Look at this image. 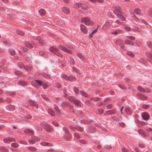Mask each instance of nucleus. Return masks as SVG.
I'll return each instance as SVG.
<instances>
[{"label":"nucleus","instance_id":"nucleus-40","mask_svg":"<svg viewBox=\"0 0 152 152\" xmlns=\"http://www.w3.org/2000/svg\"><path fill=\"white\" fill-rule=\"evenodd\" d=\"M151 53H150L149 52H147L146 53V56L149 58H152V50H151Z\"/></svg>","mask_w":152,"mask_h":152},{"label":"nucleus","instance_id":"nucleus-59","mask_svg":"<svg viewBox=\"0 0 152 152\" xmlns=\"http://www.w3.org/2000/svg\"><path fill=\"white\" fill-rule=\"evenodd\" d=\"M25 69L28 72H30L31 70V68L29 66L26 67L25 68Z\"/></svg>","mask_w":152,"mask_h":152},{"label":"nucleus","instance_id":"nucleus-39","mask_svg":"<svg viewBox=\"0 0 152 152\" xmlns=\"http://www.w3.org/2000/svg\"><path fill=\"white\" fill-rule=\"evenodd\" d=\"M126 54L131 57H133L134 56V54L132 52L130 51H127L126 52Z\"/></svg>","mask_w":152,"mask_h":152},{"label":"nucleus","instance_id":"nucleus-57","mask_svg":"<svg viewBox=\"0 0 152 152\" xmlns=\"http://www.w3.org/2000/svg\"><path fill=\"white\" fill-rule=\"evenodd\" d=\"M151 91L150 89L148 88H145V89L144 90V92L147 93H150Z\"/></svg>","mask_w":152,"mask_h":152},{"label":"nucleus","instance_id":"nucleus-4","mask_svg":"<svg viewBox=\"0 0 152 152\" xmlns=\"http://www.w3.org/2000/svg\"><path fill=\"white\" fill-rule=\"evenodd\" d=\"M64 130L65 132V133L64 135V137L66 140H69L71 138V136L68 132V130L66 128H64Z\"/></svg>","mask_w":152,"mask_h":152},{"label":"nucleus","instance_id":"nucleus-37","mask_svg":"<svg viewBox=\"0 0 152 152\" xmlns=\"http://www.w3.org/2000/svg\"><path fill=\"white\" fill-rule=\"evenodd\" d=\"M28 148L29 150L32 151H36L37 150V148L32 146H28Z\"/></svg>","mask_w":152,"mask_h":152},{"label":"nucleus","instance_id":"nucleus-50","mask_svg":"<svg viewBox=\"0 0 152 152\" xmlns=\"http://www.w3.org/2000/svg\"><path fill=\"white\" fill-rule=\"evenodd\" d=\"M35 81L38 83L39 85L42 86L43 84V82L39 80H36Z\"/></svg>","mask_w":152,"mask_h":152},{"label":"nucleus","instance_id":"nucleus-64","mask_svg":"<svg viewBox=\"0 0 152 152\" xmlns=\"http://www.w3.org/2000/svg\"><path fill=\"white\" fill-rule=\"evenodd\" d=\"M42 86H43V88L44 89H46L48 87V85L46 83L44 82H43V83Z\"/></svg>","mask_w":152,"mask_h":152},{"label":"nucleus","instance_id":"nucleus-30","mask_svg":"<svg viewBox=\"0 0 152 152\" xmlns=\"http://www.w3.org/2000/svg\"><path fill=\"white\" fill-rule=\"evenodd\" d=\"M68 60L70 63L72 64H74L75 63V62L72 58L70 57H68Z\"/></svg>","mask_w":152,"mask_h":152},{"label":"nucleus","instance_id":"nucleus-22","mask_svg":"<svg viewBox=\"0 0 152 152\" xmlns=\"http://www.w3.org/2000/svg\"><path fill=\"white\" fill-rule=\"evenodd\" d=\"M93 120H90L89 121L85 120H82L80 121L82 123L85 124H88L90 122H93Z\"/></svg>","mask_w":152,"mask_h":152},{"label":"nucleus","instance_id":"nucleus-35","mask_svg":"<svg viewBox=\"0 0 152 152\" xmlns=\"http://www.w3.org/2000/svg\"><path fill=\"white\" fill-rule=\"evenodd\" d=\"M18 66L20 68H23L25 67V66L21 62L18 63Z\"/></svg>","mask_w":152,"mask_h":152},{"label":"nucleus","instance_id":"nucleus-47","mask_svg":"<svg viewBox=\"0 0 152 152\" xmlns=\"http://www.w3.org/2000/svg\"><path fill=\"white\" fill-rule=\"evenodd\" d=\"M147 46L150 48H152V43L150 41H148L146 42Z\"/></svg>","mask_w":152,"mask_h":152},{"label":"nucleus","instance_id":"nucleus-53","mask_svg":"<svg viewBox=\"0 0 152 152\" xmlns=\"http://www.w3.org/2000/svg\"><path fill=\"white\" fill-rule=\"evenodd\" d=\"M132 19L137 22H138L139 20V19L135 15H133L132 16Z\"/></svg>","mask_w":152,"mask_h":152},{"label":"nucleus","instance_id":"nucleus-54","mask_svg":"<svg viewBox=\"0 0 152 152\" xmlns=\"http://www.w3.org/2000/svg\"><path fill=\"white\" fill-rule=\"evenodd\" d=\"M74 135L75 138L77 140H78L79 139L80 136L78 134L75 133Z\"/></svg>","mask_w":152,"mask_h":152},{"label":"nucleus","instance_id":"nucleus-46","mask_svg":"<svg viewBox=\"0 0 152 152\" xmlns=\"http://www.w3.org/2000/svg\"><path fill=\"white\" fill-rule=\"evenodd\" d=\"M75 105H79L80 104V102L77 99H75L73 102Z\"/></svg>","mask_w":152,"mask_h":152},{"label":"nucleus","instance_id":"nucleus-7","mask_svg":"<svg viewBox=\"0 0 152 152\" xmlns=\"http://www.w3.org/2000/svg\"><path fill=\"white\" fill-rule=\"evenodd\" d=\"M32 39L33 40L37 41H38V42L40 45H43V42L41 40V38L40 37H33Z\"/></svg>","mask_w":152,"mask_h":152},{"label":"nucleus","instance_id":"nucleus-27","mask_svg":"<svg viewBox=\"0 0 152 152\" xmlns=\"http://www.w3.org/2000/svg\"><path fill=\"white\" fill-rule=\"evenodd\" d=\"M48 113L51 116H54L55 115V113L53 111L50 109H48Z\"/></svg>","mask_w":152,"mask_h":152},{"label":"nucleus","instance_id":"nucleus-60","mask_svg":"<svg viewBox=\"0 0 152 152\" xmlns=\"http://www.w3.org/2000/svg\"><path fill=\"white\" fill-rule=\"evenodd\" d=\"M140 99L142 100H146L147 99V98L145 96L142 94Z\"/></svg>","mask_w":152,"mask_h":152},{"label":"nucleus","instance_id":"nucleus-55","mask_svg":"<svg viewBox=\"0 0 152 152\" xmlns=\"http://www.w3.org/2000/svg\"><path fill=\"white\" fill-rule=\"evenodd\" d=\"M61 105L62 106H67L69 105V104L67 102H64L62 103Z\"/></svg>","mask_w":152,"mask_h":152},{"label":"nucleus","instance_id":"nucleus-15","mask_svg":"<svg viewBox=\"0 0 152 152\" xmlns=\"http://www.w3.org/2000/svg\"><path fill=\"white\" fill-rule=\"evenodd\" d=\"M28 102L30 105L35 107L37 109L38 108V106L37 105V103L34 101L31 100H29Z\"/></svg>","mask_w":152,"mask_h":152},{"label":"nucleus","instance_id":"nucleus-48","mask_svg":"<svg viewBox=\"0 0 152 152\" xmlns=\"http://www.w3.org/2000/svg\"><path fill=\"white\" fill-rule=\"evenodd\" d=\"M55 110L56 111V114H57V115H58V114H59L60 112L59 111V110L58 107L57 106H55Z\"/></svg>","mask_w":152,"mask_h":152},{"label":"nucleus","instance_id":"nucleus-12","mask_svg":"<svg viewBox=\"0 0 152 152\" xmlns=\"http://www.w3.org/2000/svg\"><path fill=\"white\" fill-rule=\"evenodd\" d=\"M138 132L141 135L144 137H148L149 134L148 133H146L141 129H140L138 130Z\"/></svg>","mask_w":152,"mask_h":152},{"label":"nucleus","instance_id":"nucleus-52","mask_svg":"<svg viewBox=\"0 0 152 152\" xmlns=\"http://www.w3.org/2000/svg\"><path fill=\"white\" fill-rule=\"evenodd\" d=\"M11 145L12 146L15 148H17L18 147V145L17 143L15 142L11 144Z\"/></svg>","mask_w":152,"mask_h":152},{"label":"nucleus","instance_id":"nucleus-20","mask_svg":"<svg viewBox=\"0 0 152 152\" xmlns=\"http://www.w3.org/2000/svg\"><path fill=\"white\" fill-rule=\"evenodd\" d=\"M24 132L26 134H28L31 135L33 134H34V132L32 130L28 129H26L25 130Z\"/></svg>","mask_w":152,"mask_h":152},{"label":"nucleus","instance_id":"nucleus-33","mask_svg":"<svg viewBox=\"0 0 152 152\" xmlns=\"http://www.w3.org/2000/svg\"><path fill=\"white\" fill-rule=\"evenodd\" d=\"M133 30L135 31H137L139 32H141L142 31L141 29L136 27H134L133 28Z\"/></svg>","mask_w":152,"mask_h":152},{"label":"nucleus","instance_id":"nucleus-21","mask_svg":"<svg viewBox=\"0 0 152 152\" xmlns=\"http://www.w3.org/2000/svg\"><path fill=\"white\" fill-rule=\"evenodd\" d=\"M115 110H110L106 111L104 115H106L107 114H108L109 115L113 114L115 113Z\"/></svg>","mask_w":152,"mask_h":152},{"label":"nucleus","instance_id":"nucleus-11","mask_svg":"<svg viewBox=\"0 0 152 152\" xmlns=\"http://www.w3.org/2000/svg\"><path fill=\"white\" fill-rule=\"evenodd\" d=\"M142 117L144 120H148L149 118V115L146 112H143L142 114Z\"/></svg>","mask_w":152,"mask_h":152},{"label":"nucleus","instance_id":"nucleus-26","mask_svg":"<svg viewBox=\"0 0 152 152\" xmlns=\"http://www.w3.org/2000/svg\"><path fill=\"white\" fill-rule=\"evenodd\" d=\"M124 110L126 113L128 114H130L132 112L131 110H130L129 107H125Z\"/></svg>","mask_w":152,"mask_h":152},{"label":"nucleus","instance_id":"nucleus-45","mask_svg":"<svg viewBox=\"0 0 152 152\" xmlns=\"http://www.w3.org/2000/svg\"><path fill=\"white\" fill-rule=\"evenodd\" d=\"M98 28L95 29L92 32H91L90 34L89 35L90 36H92L93 34H95L97 31Z\"/></svg>","mask_w":152,"mask_h":152},{"label":"nucleus","instance_id":"nucleus-6","mask_svg":"<svg viewBox=\"0 0 152 152\" xmlns=\"http://www.w3.org/2000/svg\"><path fill=\"white\" fill-rule=\"evenodd\" d=\"M70 128L71 131L72 132L75 131V130H77L78 131H79L80 132H82L83 131V128L80 126H76L75 127H74L72 126H70Z\"/></svg>","mask_w":152,"mask_h":152},{"label":"nucleus","instance_id":"nucleus-3","mask_svg":"<svg viewBox=\"0 0 152 152\" xmlns=\"http://www.w3.org/2000/svg\"><path fill=\"white\" fill-rule=\"evenodd\" d=\"M81 21L82 22H84L87 25H91L92 22L90 20V19L88 17H84L82 18Z\"/></svg>","mask_w":152,"mask_h":152},{"label":"nucleus","instance_id":"nucleus-29","mask_svg":"<svg viewBox=\"0 0 152 152\" xmlns=\"http://www.w3.org/2000/svg\"><path fill=\"white\" fill-rule=\"evenodd\" d=\"M80 93L81 95L85 97H88V95L85 92L83 91H80Z\"/></svg>","mask_w":152,"mask_h":152},{"label":"nucleus","instance_id":"nucleus-38","mask_svg":"<svg viewBox=\"0 0 152 152\" xmlns=\"http://www.w3.org/2000/svg\"><path fill=\"white\" fill-rule=\"evenodd\" d=\"M39 55L45 57H47L46 54L43 52L40 51L39 52Z\"/></svg>","mask_w":152,"mask_h":152},{"label":"nucleus","instance_id":"nucleus-62","mask_svg":"<svg viewBox=\"0 0 152 152\" xmlns=\"http://www.w3.org/2000/svg\"><path fill=\"white\" fill-rule=\"evenodd\" d=\"M124 28L127 31H130L131 30L130 27L126 26H124Z\"/></svg>","mask_w":152,"mask_h":152},{"label":"nucleus","instance_id":"nucleus-31","mask_svg":"<svg viewBox=\"0 0 152 152\" xmlns=\"http://www.w3.org/2000/svg\"><path fill=\"white\" fill-rule=\"evenodd\" d=\"M9 52L12 55H14L15 54V51L13 49H9Z\"/></svg>","mask_w":152,"mask_h":152},{"label":"nucleus","instance_id":"nucleus-16","mask_svg":"<svg viewBox=\"0 0 152 152\" xmlns=\"http://www.w3.org/2000/svg\"><path fill=\"white\" fill-rule=\"evenodd\" d=\"M63 12L66 14H69L70 13V11L69 9L67 7H64L62 9Z\"/></svg>","mask_w":152,"mask_h":152},{"label":"nucleus","instance_id":"nucleus-10","mask_svg":"<svg viewBox=\"0 0 152 152\" xmlns=\"http://www.w3.org/2000/svg\"><path fill=\"white\" fill-rule=\"evenodd\" d=\"M44 127L47 131L48 132L52 131L53 130V128L47 124H44Z\"/></svg>","mask_w":152,"mask_h":152},{"label":"nucleus","instance_id":"nucleus-49","mask_svg":"<svg viewBox=\"0 0 152 152\" xmlns=\"http://www.w3.org/2000/svg\"><path fill=\"white\" fill-rule=\"evenodd\" d=\"M137 89L140 92H144V89L140 86L137 88Z\"/></svg>","mask_w":152,"mask_h":152},{"label":"nucleus","instance_id":"nucleus-28","mask_svg":"<svg viewBox=\"0 0 152 152\" xmlns=\"http://www.w3.org/2000/svg\"><path fill=\"white\" fill-rule=\"evenodd\" d=\"M26 47L31 48L33 47L32 45L28 42H26L25 43Z\"/></svg>","mask_w":152,"mask_h":152},{"label":"nucleus","instance_id":"nucleus-25","mask_svg":"<svg viewBox=\"0 0 152 152\" xmlns=\"http://www.w3.org/2000/svg\"><path fill=\"white\" fill-rule=\"evenodd\" d=\"M39 12L41 16H43L45 14L46 12L44 9H41L39 10Z\"/></svg>","mask_w":152,"mask_h":152},{"label":"nucleus","instance_id":"nucleus-14","mask_svg":"<svg viewBox=\"0 0 152 152\" xmlns=\"http://www.w3.org/2000/svg\"><path fill=\"white\" fill-rule=\"evenodd\" d=\"M134 11L138 16L142 15V12L141 10L139 8H135L134 9Z\"/></svg>","mask_w":152,"mask_h":152},{"label":"nucleus","instance_id":"nucleus-17","mask_svg":"<svg viewBox=\"0 0 152 152\" xmlns=\"http://www.w3.org/2000/svg\"><path fill=\"white\" fill-rule=\"evenodd\" d=\"M18 84L20 86H24L27 85V83L23 81H20L18 82Z\"/></svg>","mask_w":152,"mask_h":152},{"label":"nucleus","instance_id":"nucleus-24","mask_svg":"<svg viewBox=\"0 0 152 152\" xmlns=\"http://www.w3.org/2000/svg\"><path fill=\"white\" fill-rule=\"evenodd\" d=\"M117 16L121 20L124 21L125 20V18L122 16L121 14L117 15Z\"/></svg>","mask_w":152,"mask_h":152},{"label":"nucleus","instance_id":"nucleus-8","mask_svg":"<svg viewBox=\"0 0 152 152\" xmlns=\"http://www.w3.org/2000/svg\"><path fill=\"white\" fill-rule=\"evenodd\" d=\"M86 130L88 132L93 133L95 132V128L92 126H88L86 128Z\"/></svg>","mask_w":152,"mask_h":152},{"label":"nucleus","instance_id":"nucleus-43","mask_svg":"<svg viewBox=\"0 0 152 152\" xmlns=\"http://www.w3.org/2000/svg\"><path fill=\"white\" fill-rule=\"evenodd\" d=\"M74 91L75 94H79V90L77 88L75 87L73 89Z\"/></svg>","mask_w":152,"mask_h":152},{"label":"nucleus","instance_id":"nucleus-18","mask_svg":"<svg viewBox=\"0 0 152 152\" xmlns=\"http://www.w3.org/2000/svg\"><path fill=\"white\" fill-rule=\"evenodd\" d=\"M111 23L110 22H108L105 23L103 25V28L105 30L107 28H110Z\"/></svg>","mask_w":152,"mask_h":152},{"label":"nucleus","instance_id":"nucleus-5","mask_svg":"<svg viewBox=\"0 0 152 152\" xmlns=\"http://www.w3.org/2000/svg\"><path fill=\"white\" fill-rule=\"evenodd\" d=\"M114 13L116 15L122 13V9L121 8L118 6L115 7V9L114 10Z\"/></svg>","mask_w":152,"mask_h":152},{"label":"nucleus","instance_id":"nucleus-51","mask_svg":"<svg viewBox=\"0 0 152 152\" xmlns=\"http://www.w3.org/2000/svg\"><path fill=\"white\" fill-rule=\"evenodd\" d=\"M148 14L152 17V9H150L148 11Z\"/></svg>","mask_w":152,"mask_h":152},{"label":"nucleus","instance_id":"nucleus-23","mask_svg":"<svg viewBox=\"0 0 152 152\" xmlns=\"http://www.w3.org/2000/svg\"><path fill=\"white\" fill-rule=\"evenodd\" d=\"M41 75L45 78L47 79H49L51 77V76L47 73L43 72L41 73Z\"/></svg>","mask_w":152,"mask_h":152},{"label":"nucleus","instance_id":"nucleus-36","mask_svg":"<svg viewBox=\"0 0 152 152\" xmlns=\"http://www.w3.org/2000/svg\"><path fill=\"white\" fill-rule=\"evenodd\" d=\"M112 148V146L110 145H106L105 147L102 148L103 150H105L106 149H111Z\"/></svg>","mask_w":152,"mask_h":152},{"label":"nucleus","instance_id":"nucleus-42","mask_svg":"<svg viewBox=\"0 0 152 152\" xmlns=\"http://www.w3.org/2000/svg\"><path fill=\"white\" fill-rule=\"evenodd\" d=\"M104 110L102 109H99L96 110V113L97 114H101L103 113Z\"/></svg>","mask_w":152,"mask_h":152},{"label":"nucleus","instance_id":"nucleus-1","mask_svg":"<svg viewBox=\"0 0 152 152\" xmlns=\"http://www.w3.org/2000/svg\"><path fill=\"white\" fill-rule=\"evenodd\" d=\"M49 49L51 52H53L59 56L62 57L63 55L60 53L59 51L56 48L53 46H51L50 47Z\"/></svg>","mask_w":152,"mask_h":152},{"label":"nucleus","instance_id":"nucleus-19","mask_svg":"<svg viewBox=\"0 0 152 152\" xmlns=\"http://www.w3.org/2000/svg\"><path fill=\"white\" fill-rule=\"evenodd\" d=\"M80 28L82 31L84 33H87V29L83 25L81 24L80 25Z\"/></svg>","mask_w":152,"mask_h":152},{"label":"nucleus","instance_id":"nucleus-56","mask_svg":"<svg viewBox=\"0 0 152 152\" xmlns=\"http://www.w3.org/2000/svg\"><path fill=\"white\" fill-rule=\"evenodd\" d=\"M150 107V105L148 104H143L142 106V107L143 108L146 109Z\"/></svg>","mask_w":152,"mask_h":152},{"label":"nucleus","instance_id":"nucleus-58","mask_svg":"<svg viewBox=\"0 0 152 152\" xmlns=\"http://www.w3.org/2000/svg\"><path fill=\"white\" fill-rule=\"evenodd\" d=\"M55 86L58 88H61V86L60 84L58 83H55Z\"/></svg>","mask_w":152,"mask_h":152},{"label":"nucleus","instance_id":"nucleus-32","mask_svg":"<svg viewBox=\"0 0 152 152\" xmlns=\"http://www.w3.org/2000/svg\"><path fill=\"white\" fill-rule=\"evenodd\" d=\"M0 149L2 152H8V149L5 147H1Z\"/></svg>","mask_w":152,"mask_h":152},{"label":"nucleus","instance_id":"nucleus-61","mask_svg":"<svg viewBox=\"0 0 152 152\" xmlns=\"http://www.w3.org/2000/svg\"><path fill=\"white\" fill-rule=\"evenodd\" d=\"M8 94L10 95L14 96L15 94V93L13 91H10L8 92Z\"/></svg>","mask_w":152,"mask_h":152},{"label":"nucleus","instance_id":"nucleus-2","mask_svg":"<svg viewBox=\"0 0 152 152\" xmlns=\"http://www.w3.org/2000/svg\"><path fill=\"white\" fill-rule=\"evenodd\" d=\"M74 7L77 9L81 8L85 10H86L87 9V7L85 4L80 3H76L75 4H74Z\"/></svg>","mask_w":152,"mask_h":152},{"label":"nucleus","instance_id":"nucleus-13","mask_svg":"<svg viewBox=\"0 0 152 152\" xmlns=\"http://www.w3.org/2000/svg\"><path fill=\"white\" fill-rule=\"evenodd\" d=\"M3 141L4 142L9 143L10 142L15 141V139L14 138L9 137L7 139H4Z\"/></svg>","mask_w":152,"mask_h":152},{"label":"nucleus","instance_id":"nucleus-41","mask_svg":"<svg viewBox=\"0 0 152 152\" xmlns=\"http://www.w3.org/2000/svg\"><path fill=\"white\" fill-rule=\"evenodd\" d=\"M75 99V98L73 96H70L68 97L69 100L71 102H73Z\"/></svg>","mask_w":152,"mask_h":152},{"label":"nucleus","instance_id":"nucleus-63","mask_svg":"<svg viewBox=\"0 0 152 152\" xmlns=\"http://www.w3.org/2000/svg\"><path fill=\"white\" fill-rule=\"evenodd\" d=\"M103 104V102H99L96 103V105L98 107H100Z\"/></svg>","mask_w":152,"mask_h":152},{"label":"nucleus","instance_id":"nucleus-9","mask_svg":"<svg viewBox=\"0 0 152 152\" xmlns=\"http://www.w3.org/2000/svg\"><path fill=\"white\" fill-rule=\"evenodd\" d=\"M59 48L61 50L65 52H67L69 53H72V51L71 50L67 49L62 45H59Z\"/></svg>","mask_w":152,"mask_h":152},{"label":"nucleus","instance_id":"nucleus-34","mask_svg":"<svg viewBox=\"0 0 152 152\" xmlns=\"http://www.w3.org/2000/svg\"><path fill=\"white\" fill-rule=\"evenodd\" d=\"M16 32L18 34L22 36H23L24 34V33L23 32L18 30H17L16 31Z\"/></svg>","mask_w":152,"mask_h":152},{"label":"nucleus","instance_id":"nucleus-44","mask_svg":"<svg viewBox=\"0 0 152 152\" xmlns=\"http://www.w3.org/2000/svg\"><path fill=\"white\" fill-rule=\"evenodd\" d=\"M40 144L44 146H48L50 145V143L47 142H42L40 143Z\"/></svg>","mask_w":152,"mask_h":152}]
</instances>
